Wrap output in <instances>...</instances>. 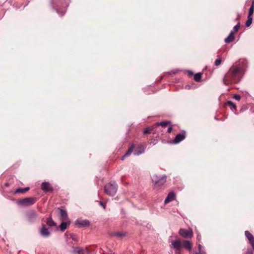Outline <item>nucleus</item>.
<instances>
[{
  "label": "nucleus",
  "mask_w": 254,
  "mask_h": 254,
  "mask_svg": "<svg viewBox=\"0 0 254 254\" xmlns=\"http://www.w3.org/2000/svg\"><path fill=\"white\" fill-rule=\"evenodd\" d=\"M246 254H253V251L251 249H248L246 252Z\"/></svg>",
  "instance_id": "obj_32"
},
{
  "label": "nucleus",
  "mask_w": 254,
  "mask_h": 254,
  "mask_svg": "<svg viewBox=\"0 0 254 254\" xmlns=\"http://www.w3.org/2000/svg\"><path fill=\"white\" fill-rule=\"evenodd\" d=\"M152 180L154 183V187L156 189H159L164 185L166 182V177L165 176L159 177L154 175L152 176Z\"/></svg>",
  "instance_id": "obj_2"
},
{
  "label": "nucleus",
  "mask_w": 254,
  "mask_h": 254,
  "mask_svg": "<svg viewBox=\"0 0 254 254\" xmlns=\"http://www.w3.org/2000/svg\"><path fill=\"white\" fill-rule=\"evenodd\" d=\"M247 65V62L243 60L233 64L223 78L224 84L237 83L239 81V75L244 72Z\"/></svg>",
  "instance_id": "obj_1"
},
{
  "label": "nucleus",
  "mask_w": 254,
  "mask_h": 254,
  "mask_svg": "<svg viewBox=\"0 0 254 254\" xmlns=\"http://www.w3.org/2000/svg\"><path fill=\"white\" fill-rule=\"evenodd\" d=\"M74 254H88V250L81 247L76 248L72 252Z\"/></svg>",
  "instance_id": "obj_10"
},
{
  "label": "nucleus",
  "mask_w": 254,
  "mask_h": 254,
  "mask_svg": "<svg viewBox=\"0 0 254 254\" xmlns=\"http://www.w3.org/2000/svg\"><path fill=\"white\" fill-rule=\"evenodd\" d=\"M171 123L170 121H164L163 122H158L156 123L155 126H162V127H165L167 125H171Z\"/></svg>",
  "instance_id": "obj_20"
},
{
  "label": "nucleus",
  "mask_w": 254,
  "mask_h": 254,
  "mask_svg": "<svg viewBox=\"0 0 254 254\" xmlns=\"http://www.w3.org/2000/svg\"><path fill=\"white\" fill-rule=\"evenodd\" d=\"M99 204L100 205H101L102 206H103L104 207V208H105V206L104 203L102 201H99Z\"/></svg>",
  "instance_id": "obj_34"
},
{
  "label": "nucleus",
  "mask_w": 254,
  "mask_h": 254,
  "mask_svg": "<svg viewBox=\"0 0 254 254\" xmlns=\"http://www.w3.org/2000/svg\"><path fill=\"white\" fill-rule=\"evenodd\" d=\"M245 234L247 238L249 240L251 243L253 250L254 251V237L253 235L248 231L245 232Z\"/></svg>",
  "instance_id": "obj_8"
},
{
  "label": "nucleus",
  "mask_w": 254,
  "mask_h": 254,
  "mask_svg": "<svg viewBox=\"0 0 254 254\" xmlns=\"http://www.w3.org/2000/svg\"><path fill=\"white\" fill-rule=\"evenodd\" d=\"M227 105L231 108L232 110H235L236 109V104L232 101H228Z\"/></svg>",
  "instance_id": "obj_25"
},
{
  "label": "nucleus",
  "mask_w": 254,
  "mask_h": 254,
  "mask_svg": "<svg viewBox=\"0 0 254 254\" xmlns=\"http://www.w3.org/2000/svg\"><path fill=\"white\" fill-rule=\"evenodd\" d=\"M67 223L66 222H62L60 226V229L62 231H64L67 227Z\"/></svg>",
  "instance_id": "obj_27"
},
{
  "label": "nucleus",
  "mask_w": 254,
  "mask_h": 254,
  "mask_svg": "<svg viewBox=\"0 0 254 254\" xmlns=\"http://www.w3.org/2000/svg\"><path fill=\"white\" fill-rule=\"evenodd\" d=\"M182 247L185 248L189 251L191 250V245L190 241L185 240L182 243Z\"/></svg>",
  "instance_id": "obj_18"
},
{
  "label": "nucleus",
  "mask_w": 254,
  "mask_h": 254,
  "mask_svg": "<svg viewBox=\"0 0 254 254\" xmlns=\"http://www.w3.org/2000/svg\"><path fill=\"white\" fill-rule=\"evenodd\" d=\"M60 215L61 220L63 221H67L68 220L67 214L65 210L63 209L60 210Z\"/></svg>",
  "instance_id": "obj_16"
},
{
  "label": "nucleus",
  "mask_w": 254,
  "mask_h": 254,
  "mask_svg": "<svg viewBox=\"0 0 254 254\" xmlns=\"http://www.w3.org/2000/svg\"><path fill=\"white\" fill-rule=\"evenodd\" d=\"M104 190L107 194L113 196L117 192V185L115 182H110L105 186Z\"/></svg>",
  "instance_id": "obj_3"
},
{
  "label": "nucleus",
  "mask_w": 254,
  "mask_h": 254,
  "mask_svg": "<svg viewBox=\"0 0 254 254\" xmlns=\"http://www.w3.org/2000/svg\"><path fill=\"white\" fill-rule=\"evenodd\" d=\"M202 248V246L201 245H198V248H199V250L200 251L201 250V249Z\"/></svg>",
  "instance_id": "obj_35"
},
{
  "label": "nucleus",
  "mask_w": 254,
  "mask_h": 254,
  "mask_svg": "<svg viewBox=\"0 0 254 254\" xmlns=\"http://www.w3.org/2000/svg\"><path fill=\"white\" fill-rule=\"evenodd\" d=\"M254 12V1H253L252 5L249 9L248 16L253 17Z\"/></svg>",
  "instance_id": "obj_23"
},
{
  "label": "nucleus",
  "mask_w": 254,
  "mask_h": 254,
  "mask_svg": "<svg viewBox=\"0 0 254 254\" xmlns=\"http://www.w3.org/2000/svg\"><path fill=\"white\" fill-rule=\"evenodd\" d=\"M29 190H30L29 187H26V188H19L15 190V193H24L26 191H28Z\"/></svg>",
  "instance_id": "obj_19"
},
{
  "label": "nucleus",
  "mask_w": 254,
  "mask_h": 254,
  "mask_svg": "<svg viewBox=\"0 0 254 254\" xmlns=\"http://www.w3.org/2000/svg\"><path fill=\"white\" fill-rule=\"evenodd\" d=\"M47 224L49 226H55L56 225V223L53 221L51 217L49 218L47 220Z\"/></svg>",
  "instance_id": "obj_22"
},
{
  "label": "nucleus",
  "mask_w": 254,
  "mask_h": 254,
  "mask_svg": "<svg viewBox=\"0 0 254 254\" xmlns=\"http://www.w3.org/2000/svg\"><path fill=\"white\" fill-rule=\"evenodd\" d=\"M173 130V127H172V126H170L168 128V130H167V131L168 132H171Z\"/></svg>",
  "instance_id": "obj_33"
},
{
  "label": "nucleus",
  "mask_w": 254,
  "mask_h": 254,
  "mask_svg": "<svg viewBox=\"0 0 254 254\" xmlns=\"http://www.w3.org/2000/svg\"><path fill=\"white\" fill-rule=\"evenodd\" d=\"M152 130V128L150 127L146 128L143 131V133L144 134L150 133Z\"/></svg>",
  "instance_id": "obj_30"
},
{
  "label": "nucleus",
  "mask_w": 254,
  "mask_h": 254,
  "mask_svg": "<svg viewBox=\"0 0 254 254\" xmlns=\"http://www.w3.org/2000/svg\"><path fill=\"white\" fill-rule=\"evenodd\" d=\"M241 25L240 22L238 21L237 24L235 25L233 28V32H234V34L236 33L239 29Z\"/></svg>",
  "instance_id": "obj_28"
},
{
  "label": "nucleus",
  "mask_w": 254,
  "mask_h": 254,
  "mask_svg": "<svg viewBox=\"0 0 254 254\" xmlns=\"http://www.w3.org/2000/svg\"><path fill=\"white\" fill-rule=\"evenodd\" d=\"M179 233L180 235L185 238H191L192 236V232L191 230L181 229L179 230Z\"/></svg>",
  "instance_id": "obj_5"
},
{
  "label": "nucleus",
  "mask_w": 254,
  "mask_h": 254,
  "mask_svg": "<svg viewBox=\"0 0 254 254\" xmlns=\"http://www.w3.org/2000/svg\"><path fill=\"white\" fill-rule=\"evenodd\" d=\"M38 214L35 210H31L27 215V219L30 221H33L37 217Z\"/></svg>",
  "instance_id": "obj_11"
},
{
  "label": "nucleus",
  "mask_w": 254,
  "mask_h": 254,
  "mask_svg": "<svg viewBox=\"0 0 254 254\" xmlns=\"http://www.w3.org/2000/svg\"><path fill=\"white\" fill-rule=\"evenodd\" d=\"M195 254H200V253H196Z\"/></svg>",
  "instance_id": "obj_37"
},
{
  "label": "nucleus",
  "mask_w": 254,
  "mask_h": 254,
  "mask_svg": "<svg viewBox=\"0 0 254 254\" xmlns=\"http://www.w3.org/2000/svg\"><path fill=\"white\" fill-rule=\"evenodd\" d=\"M185 138V133L178 134L175 137L174 139L173 140V142L175 144L179 143V142L183 140Z\"/></svg>",
  "instance_id": "obj_9"
},
{
  "label": "nucleus",
  "mask_w": 254,
  "mask_h": 254,
  "mask_svg": "<svg viewBox=\"0 0 254 254\" xmlns=\"http://www.w3.org/2000/svg\"><path fill=\"white\" fill-rule=\"evenodd\" d=\"M145 147L144 145H140L137 146L134 150L133 153L135 155H139L144 152Z\"/></svg>",
  "instance_id": "obj_12"
},
{
  "label": "nucleus",
  "mask_w": 254,
  "mask_h": 254,
  "mask_svg": "<svg viewBox=\"0 0 254 254\" xmlns=\"http://www.w3.org/2000/svg\"><path fill=\"white\" fill-rule=\"evenodd\" d=\"M172 247L176 249V253L179 254V250L182 247V243L179 240L172 241Z\"/></svg>",
  "instance_id": "obj_6"
},
{
  "label": "nucleus",
  "mask_w": 254,
  "mask_h": 254,
  "mask_svg": "<svg viewBox=\"0 0 254 254\" xmlns=\"http://www.w3.org/2000/svg\"><path fill=\"white\" fill-rule=\"evenodd\" d=\"M37 201V198L34 197H26L19 199L17 203L23 207H29L34 204Z\"/></svg>",
  "instance_id": "obj_4"
},
{
  "label": "nucleus",
  "mask_w": 254,
  "mask_h": 254,
  "mask_svg": "<svg viewBox=\"0 0 254 254\" xmlns=\"http://www.w3.org/2000/svg\"><path fill=\"white\" fill-rule=\"evenodd\" d=\"M75 224L79 227H82L89 226V222L86 220H77L75 222Z\"/></svg>",
  "instance_id": "obj_15"
},
{
  "label": "nucleus",
  "mask_w": 254,
  "mask_h": 254,
  "mask_svg": "<svg viewBox=\"0 0 254 254\" xmlns=\"http://www.w3.org/2000/svg\"><path fill=\"white\" fill-rule=\"evenodd\" d=\"M134 145H132L128 149V150H127V151L126 153V154L122 157V160H124V158L126 157H127V156H128L133 151V150L134 149Z\"/></svg>",
  "instance_id": "obj_21"
},
{
  "label": "nucleus",
  "mask_w": 254,
  "mask_h": 254,
  "mask_svg": "<svg viewBox=\"0 0 254 254\" xmlns=\"http://www.w3.org/2000/svg\"><path fill=\"white\" fill-rule=\"evenodd\" d=\"M202 77V74L201 73H196L194 75V79L196 81H199Z\"/></svg>",
  "instance_id": "obj_26"
},
{
  "label": "nucleus",
  "mask_w": 254,
  "mask_h": 254,
  "mask_svg": "<svg viewBox=\"0 0 254 254\" xmlns=\"http://www.w3.org/2000/svg\"><path fill=\"white\" fill-rule=\"evenodd\" d=\"M41 189L45 192L52 191L53 189L51 185L48 182H44L41 185Z\"/></svg>",
  "instance_id": "obj_7"
},
{
  "label": "nucleus",
  "mask_w": 254,
  "mask_h": 254,
  "mask_svg": "<svg viewBox=\"0 0 254 254\" xmlns=\"http://www.w3.org/2000/svg\"><path fill=\"white\" fill-rule=\"evenodd\" d=\"M40 233L43 237H49L50 235V233L48 229L46 228L45 225H42V226L40 230Z\"/></svg>",
  "instance_id": "obj_14"
},
{
  "label": "nucleus",
  "mask_w": 254,
  "mask_h": 254,
  "mask_svg": "<svg viewBox=\"0 0 254 254\" xmlns=\"http://www.w3.org/2000/svg\"><path fill=\"white\" fill-rule=\"evenodd\" d=\"M253 17L252 16H248V19L246 22V26L247 27H249L252 23L253 22Z\"/></svg>",
  "instance_id": "obj_24"
},
{
  "label": "nucleus",
  "mask_w": 254,
  "mask_h": 254,
  "mask_svg": "<svg viewBox=\"0 0 254 254\" xmlns=\"http://www.w3.org/2000/svg\"><path fill=\"white\" fill-rule=\"evenodd\" d=\"M222 61L221 58L216 59L214 63L215 65L216 66H219L221 64Z\"/></svg>",
  "instance_id": "obj_29"
},
{
  "label": "nucleus",
  "mask_w": 254,
  "mask_h": 254,
  "mask_svg": "<svg viewBox=\"0 0 254 254\" xmlns=\"http://www.w3.org/2000/svg\"><path fill=\"white\" fill-rule=\"evenodd\" d=\"M176 194L173 191H171L169 192L165 199L164 202L165 203H168L174 200L175 199Z\"/></svg>",
  "instance_id": "obj_13"
},
{
  "label": "nucleus",
  "mask_w": 254,
  "mask_h": 254,
  "mask_svg": "<svg viewBox=\"0 0 254 254\" xmlns=\"http://www.w3.org/2000/svg\"><path fill=\"white\" fill-rule=\"evenodd\" d=\"M234 32L233 31H231L228 36L225 39V42L226 43H230L232 42L234 40Z\"/></svg>",
  "instance_id": "obj_17"
},
{
  "label": "nucleus",
  "mask_w": 254,
  "mask_h": 254,
  "mask_svg": "<svg viewBox=\"0 0 254 254\" xmlns=\"http://www.w3.org/2000/svg\"><path fill=\"white\" fill-rule=\"evenodd\" d=\"M233 98L238 100V101H239L240 99H241V97L240 95H235L234 96H233Z\"/></svg>",
  "instance_id": "obj_31"
},
{
  "label": "nucleus",
  "mask_w": 254,
  "mask_h": 254,
  "mask_svg": "<svg viewBox=\"0 0 254 254\" xmlns=\"http://www.w3.org/2000/svg\"><path fill=\"white\" fill-rule=\"evenodd\" d=\"M236 21H239V18H237L236 19H235Z\"/></svg>",
  "instance_id": "obj_36"
}]
</instances>
